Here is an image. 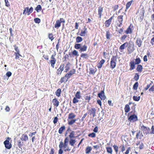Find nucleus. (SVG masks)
Masks as SVG:
<instances>
[{"instance_id": "f257e3e1", "label": "nucleus", "mask_w": 154, "mask_h": 154, "mask_svg": "<svg viewBox=\"0 0 154 154\" xmlns=\"http://www.w3.org/2000/svg\"><path fill=\"white\" fill-rule=\"evenodd\" d=\"M141 60L139 58L136 57L135 59V62L134 60H132L130 62V70H131L134 69L135 68V65L136 64H139L140 63Z\"/></svg>"}, {"instance_id": "f03ea898", "label": "nucleus", "mask_w": 154, "mask_h": 154, "mask_svg": "<svg viewBox=\"0 0 154 154\" xmlns=\"http://www.w3.org/2000/svg\"><path fill=\"white\" fill-rule=\"evenodd\" d=\"M117 56H113L111 59L110 67L112 69H114L116 66V61H117Z\"/></svg>"}, {"instance_id": "7ed1b4c3", "label": "nucleus", "mask_w": 154, "mask_h": 154, "mask_svg": "<svg viewBox=\"0 0 154 154\" xmlns=\"http://www.w3.org/2000/svg\"><path fill=\"white\" fill-rule=\"evenodd\" d=\"M65 22V20L63 18H60V20H57L56 21V23L54 25V27L57 29L59 28L61 26V23H64Z\"/></svg>"}, {"instance_id": "20e7f679", "label": "nucleus", "mask_w": 154, "mask_h": 154, "mask_svg": "<svg viewBox=\"0 0 154 154\" xmlns=\"http://www.w3.org/2000/svg\"><path fill=\"white\" fill-rule=\"evenodd\" d=\"M11 139V138L8 137L4 142V144L5 148L8 149H10L12 147V145L9 142V140Z\"/></svg>"}, {"instance_id": "39448f33", "label": "nucleus", "mask_w": 154, "mask_h": 154, "mask_svg": "<svg viewBox=\"0 0 154 154\" xmlns=\"http://www.w3.org/2000/svg\"><path fill=\"white\" fill-rule=\"evenodd\" d=\"M137 120V117L135 114L131 115L128 117V120L130 122H134Z\"/></svg>"}, {"instance_id": "423d86ee", "label": "nucleus", "mask_w": 154, "mask_h": 154, "mask_svg": "<svg viewBox=\"0 0 154 154\" xmlns=\"http://www.w3.org/2000/svg\"><path fill=\"white\" fill-rule=\"evenodd\" d=\"M96 109L95 108H92L88 110V113L90 115L92 116L94 118L96 116Z\"/></svg>"}, {"instance_id": "0eeeda50", "label": "nucleus", "mask_w": 154, "mask_h": 154, "mask_svg": "<svg viewBox=\"0 0 154 154\" xmlns=\"http://www.w3.org/2000/svg\"><path fill=\"white\" fill-rule=\"evenodd\" d=\"M141 129L143 130L144 134H147L149 133L150 130L149 128L146 127L144 125H142L141 127Z\"/></svg>"}, {"instance_id": "6e6552de", "label": "nucleus", "mask_w": 154, "mask_h": 154, "mask_svg": "<svg viewBox=\"0 0 154 154\" xmlns=\"http://www.w3.org/2000/svg\"><path fill=\"white\" fill-rule=\"evenodd\" d=\"M98 96L102 100H104L106 98L104 95V93L103 91H101L100 93H99L98 94Z\"/></svg>"}, {"instance_id": "1a4fd4ad", "label": "nucleus", "mask_w": 154, "mask_h": 154, "mask_svg": "<svg viewBox=\"0 0 154 154\" xmlns=\"http://www.w3.org/2000/svg\"><path fill=\"white\" fill-rule=\"evenodd\" d=\"M105 62V60L103 59H102L100 61V62L97 65V67L99 69H100L102 68L103 66V65L104 63Z\"/></svg>"}, {"instance_id": "9d476101", "label": "nucleus", "mask_w": 154, "mask_h": 154, "mask_svg": "<svg viewBox=\"0 0 154 154\" xmlns=\"http://www.w3.org/2000/svg\"><path fill=\"white\" fill-rule=\"evenodd\" d=\"M142 40L140 38H137L136 41V43L138 47H140L142 43Z\"/></svg>"}, {"instance_id": "9b49d317", "label": "nucleus", "mask_w": 154, "mask_h": 154, "mask_svg": "<svg viewBox=\"0 0 154 154\" xmlns=\"http://www.w3.org/2000/svg\"><path fill=\"white\" fill-rule=\"evenodd\" d=\"M84 31L82 30L81 32L80 33L79 35L82 36H84L85 35V34L87 32V29L85 26L84 28Z\"/></svg>"}, {"instance_id": "f8f14e48", "label": "nucleus", "mask_w": 154, "mask_h": 154, "mask_svg": "<svg viewBox=\"0 0 154 154\" xmlns=\"http://www.w3.org/2000/svg\"><path fill=\"white\" fill-rule=\"evenodd\" d=\"M87 48V46L85 45L83 46H82L81 48L79 50V52L81 53L82 52L85 51H86Z\"/></svg>"}, {"instance_id": "ddd939ff", "label": "nucleus", "mask_w": 154, "mask_h": 154, "mask_svg": "<svg viewBox=\"0 0 154 154\" xmlns=\"http://www.w3.org/2000/svg\"><path fill=\"white\" fill-rule=\"evenodd\" d=\"M68 144L67 143H63L62 141H61L59 145V146H61L62 148L63 147L64 148H66L68 146Z\"/></svg>"}, {"instance_id": "4468645a", "label": "nucleus", "mask_w": 154, "mask_h": 154, "mask_svg": "<svg viewBox=\"0 0 154 154\" xmlns=\"http://www.w3.org/2000/svg\"><path fill=\"white\" fill-rule=\"evenodd\" d=\"M128 45V43L127 42H126L121 45L119 48V49L120 50H123L125 48L127 47Z\"/></svg>"}, {"instance_id": "2eb2a0df", "label": "nucleus", "mask_w": 154, "mask_h": 154, "mask_svg": "<svg viewBox=\"0 0 154 154\" xmlns=\"http://www.w3.org/2000/svg\"><path fill=\"white\" fill-rule=\"evenodd\" d=\"M52 102L54 105L56 106V107L58 106L59 105V102L56 98L53 99L52 100Z\"/></svg>"}, {"instance_id": "dca6fc26", "label": "nucleus", "mask_w": 154, "mask_h": 154, "mask_svg": "<svg viewBox=\"0 0 154 154\" xmlns=\"http://www.w3.org/2000/svg\"><path fill=\"white\" fill-rule=\"evenodd\" d=\"M28 7V10H26V14H27L28 15H29L31 14L33 11V8L31 7L29 9V7Z\"/></svg>"}, {"instance_id": "f3484780", "label": "nucleus", "mask_w": 154, "mask_h": 154, "mask_svg": "<svg viewBox=\"0 0 154 154\" xmlns=\"http://www.w3.org/2000/svg\"><path fill=\"white\" fill-rule=\"evenodd\" d=\"M76 141L75 140L73 139L72 138L70 139L69 141V144L72 146H74V144L75 143Z\"/></svg>"}, {"instance_id": "a211bd4d", "label": "nucleus", "mask_w": 154, "mask_h": 154, "mask_svg": "<svg viewBox=\"0 0 154 154\" xmlns=\"http://www.w3.org/2000/svg\"><path fill=\"white\" fill-rule=\"evenodd\" d=\"M143 66L141 65H138L137 66V70L140 72H141L142 71L143 69Z\"/></svg>"}, {"instance_id": "6ab92c4d", "label": "nucleus", "mask_w": 154, "mask_h": 154, "mask_svg": "<svg viewBox=\"0 0 154 154\" xmlns=\"http://www.w3.org/2000/svg\"><path fill=\"white\" fill-rule=\"evenodd\" d=\"M56 59H53V60H51L50 61V62L51 64V66L53 68H54V64H55L56 62Z\"/></svg>"}, {"instance_id": "aec40b11", "label": "nucleus", "mask_w": 154, "mask_h": 154, "mask_svg": "<svg viewBox=\"0 0 154 154\" xmlns=\"http://www.w3.org/2000/svg\"><path fill=\"white\" fill-rule=\"evenodd\" d=\"M92 148L91 146H88L85 149V153L86 154L89 153L92 150Z\"/></svg>"}, {"instance_id": "412c9836", "label": "nucleus", "mask_w": 154, "mask_h": 154, "mask_svg": "<svg viewBox=\"0 0 154 154\" xmlns=\"http://www.w3.org/2000/svg\"><path fill=\"white\" fill-rule=\"evenodd\" d=\"M66 127L64 126H63L61 127L59 129L58 131V133L60 134L62 133L63 131L65 129Z\"/></svg>"}, {"instance_id": "4be33fe9", "label": "nucleus", "mask_w": 154, "mask_h": 154, "mask_svg": "<svg viewBox=\"0 0 154 154\" xmlns=\"http://www.w3.org/2000/svg\"><path fill=\"white\" fill-rule=\"evenodd\" d=\"M82 45L81 44H75L74 46V48L76 49L80 50Z\"/></svg>"}, {"instance_id": "5701e85b", "label": "nucleus", "mask_w": 154, "mask_h": 154, "mask_svg": "<svg viewBox=\"0 0 154 154\" xmlns=\"http://www.w3.org/2000/svg\"><path fill=\"white\" fill-rule=\"evenodd\" d=\"M111 22L108 20H106L104 23L105 26L107 27H109L111 24Z\"/></svg>"}, {"instance_id": "b1692460", "label": "nucleus", "mask_w": 154, "mask_h": 154, "mask_svg": "<svg viewBox=\"0 0 154 154\" xmlns=\"http://www.w3.org/2000/svg\"><path fill=\"white\" fill-rule=\"evenodd\" d=\"M125 112L126 113L128 112L130 110V108L129 105L126 104L124 108Z\"/></svg>"}, {"instance_id": "393cba45", "label": "nucleus", "mask_w": 154, "mask_h": 154, "mask_svg": "<svg viewBox=\"0 0 154 154\" xmlns=\"http://www.w3.org/2000/svg\"><path fill=\"white\" fill-rule=\"evenodd\" d=\"M75 132L74 131H72L70 133V134L69 135V138H70V139H72L75 138Z\"/></svg>"}, {"instance_id": "a878e982", "label": "nucleus", "mask_w": 154, "mask_h": 154, "mask_svg": "<svg viewBox=\"0 0 154 154\" xmlns=\"http://www.w3.org/2000/svg\"><path fill=\"white\" fill-rule=\"evenodd\" d=\"M75 117V115L73 113H71L69 115L68 119H72Z\"/></svg>"}, {"instance_id": "bb28decb", "label": "nucleus", "mask_w": 154, "mask_h": 154, "mask_svg": "<svg viewBox=\"0 0 154 154\" xmlns=\"http://www.w3.org/2000/svg\"><path fill=\"white\" fill-rule=\"evenodd\" d=\"M72 120H71L70 121H69V120L68 119V124L69 125H72V124H73L77 120V119H71Z\"/></svg>"}, {"instance_id": "cd10ccee", "label": "nucleus", "mask_w": 154, "mask_h": 154, "mask_svg": "<svg viewBox=\"0 0 154 154\" xmlns=\"http://www.w3.org/2000/svg\"><path fill=\"white\" fill-rule=\"evenodd\" d=\"M61 93V89H58L55 92L56 95L59 97L60 96Z\"/></svg>"}, {"instance_id": "c85d7f7f", "label": "nucleus", "mask_w": 154, "mask_h": 154, "mask_svg": "<svg viewBox=\"0 0 154 154\" xmlns=\"http://www.w3.org/2000/svg\"><path fill=\"white\" fill-rule=\"evenodd\" d=\"M83 40L82 38L80 36H78L76 39V42L79 43L81 42Z\"/></svg>"}, {"instance_id": "c756f323", "label": "nucleus", "mask_w": 154, "mask_h": 154, "mask_svg": "<svg viewBox=\"0 0 154 154\" xmlns=\"http://www.w3.org/2000/svg\"><path fill=\"white\" fill-rule=\"evenodd\" d=\"M80 57L83 58H85V59H88V54L83 53H82L81 54Z\"/></svg>"}, {"instance_id": "7c9ffc66", "label": "nucleus", "mask_w": 154, "mask_h": 154, "mask_svg": "<svg viewBox=\"0 0 154 154\" xmlns=\"http://www.w3.org/2000/svg\"><path fill=\"white\" fill-rule=\"evenodd\" d=\"M106 149L108 153H109L112 154V150L111 147H106Z\"/></svg>"}, {"instance_id": "2f4dec72", "label": "nucleus", "mask_w": 154, "mask_h": 154, "mask_svg": "<svg viewBox=\"0 0 154 154\" xmlns=\"http://www.w3.org/2000/svg\"><path fill=\"white\" fill-rule=\"evenodd\" d=\"M35 10L37 12H38L39 11L42 10V7L40 5H38L35 8Z\"/></svg>"}, {"instance_id": "473e14b6", "label": "nucleus", "mask_w": 154, "mask_h": 154, "mask_svg": "<svg viewBox=\"0 0 154 154\" xmlns=\"http://www.w3.org/2000/svg\"><path fill=\"white\" fill-rule=\"evenodd\" d=\"M14 47L15 50L17 52H15L14 54H18V55H20V53H19L20 51L18 49V47L16 45H15L14 46Z\"/></svg>"}, {"instance_id": "72a5a7b5", "label": "nucleus", "mask_w": 154, "mask_h": 154, "mask_svg": "<svg viewBox=\"0 0 154 154\" xmlns=\"http://www.w3.org/2000/svg\"><path fill=\"white\" fill-rule=\"evenodd\" d=\"M139 84L137 82H136L133 85V89L134 90H137L138 86Z\"/></svg>"}, {"instance_id": "f704fd0d", "label": "nucleus", "mask_w": 154, "mask_h": 154, "mask_svg": "<svg viewBox=\"0 0 154 154\" xmlns=\"http://www.w3.org/2000/svg\"><path fill=\"white\" fill-rule=\"evenodd\" d=\"M123 16L122 15H120L118 17V19L119 23H122L123 21Z\"/></svg>"}, {"instance_id": "c9c22d12", "label": "nucleus", "mask_w": 154, "mask_h": 154, "mask_svg": "<svg viewBox=\"0 0 154 154\" xmlns=\"http://www.w3.org/2000/svg\"><path fill=\"white\" fill-rule=\"evenodd\" d=\"M140 96L137 97L135 96H134L133 97L134 100L137 101H139L140 100Z\"/></svg>"}, {"instance_id": "e433bc0d", "label": "nucleus", "mask_w": 154, "mask_h": 154, "mask_svg": "<svg viewBox=\"0 0 154 154\" xmlns=\"http://www.w3.org/2000/svg\"><path fill=\"white\" fill-rule=\"evenodd\" d=\"M80 92L79 91L77 92L75 94V97L77 99H80L81 97V96L80 95Z\"/></svg>"}, {"instance_id": "4c0bfd02", "label": "nucleus", "mask_w": 154, "mask_h": 154, "mask_svg": "<svg viewBox=\"0 0 154 154\" xmlns=\"http://www.w3.org/2000/svg\"><path fill=\"white\" fill-rule=\"evenodd\" d=\"M132 32L130 26L128 27L127 29L125 31V33L127 34H130Z\"/></svg>"}, {"instance_id": "58836bf2", "label": "nucleus", "mask_w": 154, "mask_h": 154, "mask_svg": "<svg viewBox=\"0 0 154 154\" xmlns=\"http://www.w3.org/2000/svg\"><path fill=\"white\" fill-rule=\"evenodd\" d=\"M139 77V75L137 73H136L134 79V80H135L136 81H137L138 80Z\"/></svg>"}, {"instance_id": "ea45409f", "label": "nucleus", "mask_w": 154, "mask_h": 154, "mask_svg": "<svg viewBox=\"0 0 154 154\" xmlns=\"http://www.w3.org/2000/svg\"><path fill=\"white\" fill-rule=\"evenodd\" d=\"M103 11V8L101 7H99L98 9V14H102V12Z\"/></svg>"}, {"instance_id": "a19ab883", "label": "nucleus", "mask_w": 154, "mask_h": 154, "mask_svg": "<svg viewBox=\"0 0 154 154\" xmlns=\"http://www.w3.org/2000/svg\"><path fill=\"white\" fill-rule=\"evenodd\" d=\"M72 54L75 56H78L79 54L78 51L76 50H74L72 53Z\"/></svg>"}, {"instance_id": "79ce46f5", "label": "nucleus", "mask_w": 154, "mask_h": 154, "mask_svg": "<svg viewBox=\"0 0 154 154\" xmlns=\"http://www.w3.org/2000/svg\"><path fill=\"white\" fill-rule=\"evenodd\" d=\"M132 2L131 1L130 2H128L126 4V9H128L130 6L131 5V3H132Z\"/></svg>"}, {"instance_id": "37998d69", "label": "nucleus", "mask_w": 154, "mask_h": 154, "mask_svg": "<svg viewBox=\"0 0 154 154\" xmlns=\"http://www.w3.org/2000/svg\"><path fill=\"white\" fill-rule=\"evenodd\" d=\"M67 81L66 79V78L65 76L63 77H62L60 79V82L62 83L63 82H64L65 81Z\"/></svg>"}, {"instance_id": "c03bdc74", "label": "nucleus", "mask_w": 154, "mask_h": 154, "mask_svg": "<svg viewBox=\"0 0 154 154\" xmlns=\"http://www.w3.org/2000/svg\"><path fill=\"white\" fill-rule=\"evenodd\" d=\"M34 20L35 23H39L41 22L40 19L38 18H35Z\"/></svg>"}, {"instance_id": "a18cd8bd", "label": "nucleus", "mask_w": 154, "mask_h": 154, "mask_svg": "<svg viewBox=\"0 0 154 154\" xmlns=\"http://www.w3.org/2000/svg\"><path fill=\"white\" fill-rule=\"evenodd\" d=\"M113 147L114 148V149L115 150V152H116V153H117L118 152V146H117L116 145H114L113 146Z\"/></svg>"}, {"instance_id": "49530a36", "label": "nucleus", "mask_w": 154, "mask_h": 154, "mask_svg": "<svg viewBox=\"0 0 154 154\" xmlns=\"http://www.w3.org/2000/svg\"><path fill=\"white\" fill-rule=\"evenodd\" d=\"M88 136L92 137H94L96 136V134L94 133L93 132L89 134Z\"/></svg>"}, {"instance_id": "de8ad7c7", "label": "nucleus", "mask_w": 154, "mask_h": 154, "mask_svg": "<svg viewBox=\"0 0 154 154\" xmlns=\"http://www.w3.org/2000/svg\"><path fill=\"white\" fill-rule=\"evenodd\" d=\"M23 137L24 138V141H26L28 140V138L27 135L23 134Z\"/></svg>"}, {"instance_id": "09e8293b", "label": "nucleus", "mask_w": 154, "mask_h": 154, "mask_svg": "<svg viewBox=\"0 0 154 154\" xmlns=\"http://www.w3.org/2000/svg\"><path fill=\"white\" fill-rule=\"evenodd\" d=\"M149 91L150 92H152V93H154V85L151 87Z\"/></svg>"}, {"instance_id": "8fccbe9b", "label": "nucleus", "mask_w": 154, "mask_h": 154, "mask_svg": "<svg viewBox=\"0 0 154 154\" xmlns=\"http://www.w3.org/2000/svg\"><path fill=\"white\" fill-rule=\"evenodd\" d=\"M73 73H67L65 77L66 78H67V79H66V80H67L72 75Z\"/></svg>"}, {"instance_id": "3c124183", "label": "nucleus", "mask_w": 154, "mask_h": 154, "mask_svg": "<svg viewBox=\"0 0 154 154\" xmlns=\"http://www.w3.org/2000/svg\"><path fill=\"white\" fill-rule=\"evenodd\" d=\"M59 150L58 154H62L63 153V150L62 149V148L61 146H59Z\"/></svg>"}, {"instance_id": "603ef678", "label": "nucleus", "mask_w": 154, "mask_h": 154, "mask_svg": "<svg viewBox=\"0 0 154 154\" xmlns=\"http://www.w3.org/2000/svg\"><path fill=\"white\" fill-rule=\"evenodd\" d=\"M23 144V142H21V141L20 140H19L18 141V146L19 147V148H20L21 146H22Z\"/></svg>"}, {"instance_id": "864d4df0", "label": "nucleus", "mask_w": 154, "mask_h": 154, "mask_svg": "<svg viewBox=\"0 0 154 154\" xmlns=\"http://www.w3.org/2000/svg\"><path fill=\"white\" fill-rule=\"evenodd\" d=\"M119 148L121 149V151L123 152L125 149V148L124 145H121L119 147Z\"/></svg>"}, {"instance_id": "5fc2aeb1", "label": "nucleus", "mask_w": 154, "mask_h": 154, "mask_svg": "<svg viewBox=\"0 0 154 154\" xmlns=\"http://www.w3.org/2000/svg\"><path fill=\"white\" fill-rule=\"evenodd\" d=\"M149 133L151 134H154V126L152 125L151 128V131L149 132Z\"/></svg>"}, {"instance_id": "6e6d98bb", "label": "nucleus", "mask_w": 154, "mask_h": 154, "mask_svg": "<svg viewBox=\"0 0 154 154\" xmlns=\"http://www.w3.org/2000/svg\"><path fill=\"white\" fill-rule=\"evenodd\" d=\"M48 38L51 41H52L54 39L53 35L52 34H49Z\"/></svg>"}, {"instance_id": "4d7b16f0", "label": "nucleus", "mask_w": 154, "mask_h": 154, "mask_svg": "<svg viewBox=\"0 0 154 154\" xmlns=\"http://www.w3.org/2000/svg\"><path fill=\"white\" fill-rule=\"evenodd\" d=\"M90 74H94L95 72V71L94 70V69H93L92 68H90Z\"/></svg>"}, {"instance_id": "13d9d810", "label": "nucleus", "mask_w": 154, "mask_h": 154, "mask_svg": "<svg viewBox=\"0 0 154 154\" xmlns=\"http://www.w3.org/2000/svg\"><path fill=\"white\" fill-rule=\"evenodd\" d=\"M110 34L109 32V31H107L106 34V38L108 39H110Z\"/></svg>"}, {"instance_id": "bf43d9fd", "label": "nucleus", "mask_w": 154, "mask_h": 154, "mask_svg": "<svg viewBox=\"0 0 154 154\" xmlns=\"http://www.w3.org/2000/svg\"><path fill=\"white\" fill-rule=\"evenodd\" d=\"M75 97H74L73 100V103H75L79 101V100Z\"/></svg>"}, {"instance_id": "052dcab7", "label": "nucleus", "mask_w": 154, "mask_h": 154, "mask_svg": "<svg viewBox=\"0 0 154 154\" xmlns=\"http://www.w3.org/2000/svg\"><path fill=\"white\" fill-rule=\"evenodd\" d=\"M144 14V11H143L140 14V17L141 20L143 19V18Z\"/></svg>"}, {"instance_id": "680f3d73", "label": "nucleus", "mask_w": 154, "mask_h": 154, "mask_svg": "<svg viewBox=\"0 0 154 154\" xmlns=\"http://www.w3.org/2000/svg\"><path fill=\"white\" fill-rule=\"evenodd\" d=\"M5 5L7 7H9L10 5L8 0H5Z\"/></svg>"}, {"instance_id": "e2e57ef3", "label": "nucleus", "mask_w": 154, "mask_h": 154, "mask_svg": "<svg viewBox=\"0 0 154 154\" xmlns=\"http://www.w3.org/2000/svg\"><path fill=\"white\" fill-rule=\"evenodd\" d=\"M127 36L126 35H123L121 38V40H122V41H123L125 40V39L127 38Z\"/></svg>"}, {"instance_id": "0e129e2a", "label": "nucleus", "mask_w": 154, "mask_h": 154, "mask_svg": "<svg viewBox=\"0 0 154 154\" xmlns=\"http://www.w3.org/2000/svg\"><path fill=\"white\" fill-rule=\"evenodd\" d=\"M69 141V138L68 137H66L65 139L64 140V143H68Z\"/></svg>"}, {"instance_id": "69168bd1", "label": "nucleus", "mask_w": 154, "mask_h": 154, "mask_svg": "<svg viewBox=\"0 0 154 154\" xmlns=\"http://www.w3.org/2000/svg\"><path fill=\"white\" fill-rule=\"evenodd\" d=\"M12 75V73L11 72H8L6 73V75L7 76L8 78L10 77Z\"/></svg>"}, {"instance_id": "338daca9", "label": "nucleus", "mask_w": 154, "mask_h": 154, "mask_svg": "<svg viewBox=\"0 0 154 154\" xmlns=\"http://www.w3.org/2000/svg\"><path fill=\"white\" fill-rule=\"evenodd\" d=\"M58 119V118L57 117H54L53 121L54 124H55L57 122Z\"/></svg>"}, {"instance_id": "774afa93", "label": "nucleus", "mask_w": 154, "mask_h": 154, "mask_svg": "<svg viewBox=\"0 0 154 154\" xmlns=\"http://www.w3.org/2000/svg\"><path fill=\"white\" fill-rule=\"evenodd\" d=\"M61 69H58L57 71V75H59L61 74Z\"/></svg>"}]
</instances>
